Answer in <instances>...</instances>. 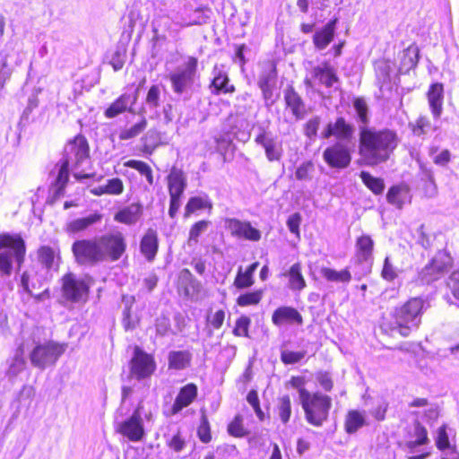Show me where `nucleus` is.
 I'll use <instances>...</instances> for the list:
<instances>
[{
  "label": "nucleus",
  "mask_w": 459,
  "mask_h": 459,
  "mask_svg": "<svg viewBox=\"0 0 459 459\" xmlns=\"http://www.w3.org/2000/svg\"><path fill=\"white\" fill-rule=\"evenodd\" d=\"M197 396V386L195 384H187L183 386L171 406L170 415H176L184 408L190 405Z\"/></svg>",
  "instance_id": "nucleus-20"
},
{
  "label": "nucleus",
  "mask_w": 459,
  "mask_h": 459,
  "mask_svg": "<svg viewBox=\"0 0 459 459\" xmlns=\"http://www.w3.org/2000/svg\"><path fill=\"white\" fill-rule=\"evenodd\" d=\"M444 87L442 83L431 84L428 91V101L435 119H438L443 111Z\"/></svg>",
  "instance_id": "nucleus-22"
},
{
  "label": "nucleus",
  "mask_w": 459,
  "mask_h": 459,
  "mask_svg": "<svg viewBox=\"0 0 459 459\" xmlns=\"http://www.w3.org/2000/svg\"><path fill=\"white\" fill-rule=\"evenodd\" d=\"M140 248L147 260L151 261L155 257L158 251V236L155 230H148L142 238Z\"/></svg>",
  "instance_id": "nucleus-32"
},
{
  "label": "nucleus",
  "mask_w": 459,
  "mask_h": 459,
  "mask_svg": "<svg viewBox=\"0 0 459 459\" xmlns=\"http://www.w3.org/2000/svg\"><path fill=\"white\" fill-rule=\"evenodd\" d=\"M283 276L289 279L288 287L293 291H301L307 286L299 263L293 264L290 268L283 273Z\"/></svg>",
  "instance_id": "nucleus-30"
},
{
  "label": "nucleus",
  "mask_w": 459,
  "mask_h": 459,
  "mask_svg": "<svg viewBox=\"0 0 459 459\" xmlns=\"http://www.w3.org/2000/svg\"><path fill=\"white\" fill-rule=\"evenodd\" d=\"M192 354L188 351H172L169 353V368L176 370L186 368L191 362Z\"/></svg>",
  "instance_id": "nucleus-35"
},
{
  "label": "nucleus",
  "mask_w": 459,
  "mask_h": 459,
  "mask_svg": "<svg viewBox=\"0 0 459 459\" xmlns=\"http://www.w3.org/2000/svg\"><path fill=\"white\" fill-rule=\"evenodd\" d=\"M168 185L169 196L181 197L186 187L185 173L180 169L173 167L168 176Z\"/></svg>",
  "instance_id": "nucleus-25"
},
{
  "label": "nucleus",
  "mask_w": 459,
  "mask_h": 459,
  "mask_svg": "<svg viewBox=\"0 0 459 459\" xmlns=\"http://www.w3.org/2000/svg\"><path fill=\"white\" fill-rule=\"evenodd\" d=\"M62 290L64 297L72 302H85L90 289V278L67 273L63 279Z\"/></svg>",
  "instance_id": "nucleus-11"
},
{
  "label": "nucleus",
  "mask_w": 459,
  "mask_h": 459,
  "mask_svg": "<svg viewBox=\"0 0 459 459\" xmlns=\"http://www.w3.org/2000/svg\"><path fill=\"white\" fill-rule=\"evenodd\" d=\"M276 81L277 71L275 65L272 62L262 64L257 84L262 91L266 106H272L275 102L274 91Z\"/></svg>",
  "instance_id": "nucleus-14"
},
{
  "label": "nucleus",
  "mask_w": 459,
  "mask_h": 459,
  "mask_svg": "<svg viewBox=\"0 0 459 459\" xmlns=\"http://www.w3.org/2000/svg\"><path fill=\"white\" fill-rule=\"evenodd\" d=\"M26 248L23 239L18 235H0V271L3 274L10 275L13 264L20 268L24 260Z\"/></svg>",
  "instance_id": "nucleus-5"
},
{
  "label": "nucleus",
  "mask_w": 459,
  "mask_h": 459,
  "mask_svg": "<svg viewBox=\"0 0 459 459\" xmlns=\"http://www.w3.org/2000/svg\"><path fill=\"white\" fill-rule=\"evenodd\" d=\"M125 167L136 169L141 175L146 178L150 185L153 184V175L152 168L145 162L136 160H129L124 163Z\"/></svg>",
  "instance_id": "nucleus-45"
},
{
  "label": "nucleus",
  "mask_w": 459,
  "mask_h": 459,
  "mask_svg": "<svg viewBox=\"0 0 459 459\" xmlns=\"http://www.w3.org/2000/svg\"><path fill=\"white\" fill-rule=\"evenodd\" d=\"M27 53L24 50L22 42L10 40L1 52V67L8 69L13 73L16 66L21 65L26 59Z\"/></svg>",
  "instance_id": "nucleus-16"
},
{
  "label": "nucleus",
  "mask_w": 459,
  "mask_h": 459,
  "mask_svg": "<svg viewBox=\"0 0 459 459\" xmlns=\"http://www.w3.org/2000/svg\"><path fill=\"white\" fill-rule=\"evenodd\" d=\"M147 126V121L143 118L130 128L123 129L119 134L120 140H129L138 136Z\"/></svg>",
  "instance_id": "nucleus-46"
},
{
  "label": "nucleus",
  "mask_w": 459,
  "mask_h": 459,
  "mask_svg": "<svg viewBox=\"0 0 459 459\" xmlns=\"http://www.w3.org/2000/svg\"><path fill=\"white\" fill-rule=\"evenodd\" d=\"M316 380L325 392L332 390L333 383L331 375L328 372H319L316 375Z\"/></svg>",
  "instance_id": "nucleus-61"
},
{
  "label": "nucleus",
  "mask_w": 459,
  "mask_h": 459,
  "mask_svg": "<svg viewBox=\"0 0 459 459\" xmlns=\"http://www.w3.org/2000/svg\"><path fill=\"white\" fill-rule=\"evenodd\" d=\"M213 79L211 87L214 94L231 93L235 91V87L229 83V77L225 72L215 67L212 72Z\"/></svg>",
  "instance_id": "nucleus-31"
},
{
  "label": "nucleus",
  "mask_w": 459,
  "mask_h": 459,
  "mask_svg": "<svg viewBox=\"0 0 459 459\" xmlns=\"http://www.w3.org/2000/svg\"><path fill=\"white\" fill-rule=\"evenodd\" d=\"M387 202L398 209H401L403 204L411 202L410 188L404 184L393 186L386 195Z\"/></svg>",
  "instance_id": "nucleus-26"
},
{
  "label": "nucleus",
  "mask_w": 459,
  "mask_h": 459,
  "mask_svg": "<svg viewBox=\"0 0 459 459\" xmlns=\"http://www.w3.org/2000/svg\"><path fill=\"white\" fill-rule=\"evenodd\" d=\"M197 59L189 56L181 65L169 73V79L172 90L177 94L187 93L191 91L196 77Z\"/></svg>",
  "instance_id": "nucleus-6"
},
{
  "label": "nucleus",
  "mask_w": 459,
  "mask_h": 459,
  "mask_svg": "<svg viewBox=\"0 0 459 459\" xmlns=\"http://www.w3.org/2000/svg\"><path fill=\"white\" fill-rule=\"evenodd\" d=\"M160 91L158 85H152L146 97V103L150 108H157L160 104Z\"/></svg>",
  "instance_id": "nucleus-60"
},
{
  "label": "nucleus",
  "mask_w": 459,
  "mask_h": 459,
  "mask_svg": "<svg viewBox=\"0 0 459 459\" xmlns=\"http://www.w3.org/2000/svg\"><path fill=\"white\" fill-rule=\"evenodd\" d=\"M434 130H436V127L432 126L429 118L421 117L416 122V126L413 128V134L417 136H421L428 134Z\"/></svg>",
  "instance_id": "nucleus-50"
},
{
  "label": "nucleus",
  "mask_w": 459,
  "mask_h": 459,
  "mask_svg": "<svg viewBox=\"0 0 459 459\" xmlns=\"http://www.w3.org/2000/svg\"><path fill=\"white\" fill-rule=\"evenodd\" d=\"M200 440L204 443H209L212 439L210 425L205 416L202 418L201 423L197 429Z\"/></svg>",
  "instance_id": "nucleus-58"
},
{
  "label": "nucleus",
  "mask_w": 459,
  "mask_h": 459,
  "mask_svg": "<svg viewBox=\"0 0 459 459\" xmlns=\"http://www.w3.org/2000/svg\"><path fill=\"white\" fill-rule=\"evenodd\" d=\"M336 22V20L330 21L315 32L313 43L317 50H324L333 41L335 34Z\"/></svg>",
  "instance_id": "nucleus-24"
},
{
  "label": "nucleus",
  "mask_w": 459,
  "mask_h": 459,
  "mask_svg": "<svg viewBox=\"0 0 459 459\" xmlns=\"http://www.w3.org/2000/svg\"><path fill=\"white\" fill-rule=\"evenodd\" d=\"M155 368L156 363L153 357L136 347L132 359V374L138 379L146 378L154 372Z\"/></svg>",
  "instance_id": "nucleus-17"
},
{
  "label": "nucleus",
  "mask_w": 459,
  "mask_h": 459,
  "mask_svg": "<svg viewBox=\"0 0 459 459\" xmlns=\"http://www.w3.org/2000/svg\"><path fill=\"white\" fill-rule=\"evenodd\" d=\"M250 324H251V320L248 316H240L236 321V325L233 329V333L236 336L247 337L248 336V328L250 326Z\"/></svg>",
  "instance_id": "nucleus-52"
},
{
  "label": "nucleus",
  "mask_w": 459,
  "mask_h": 459,
  "mask_svg": "<svg viewBox=\"0 0 459 459\" xmlns=\"http://www.w3.org/2000/svg\"><path fill=\"white\" fill-rule=\"evenodd\" d=\"M381 274L386 281H394L398 276L397 268L392 264L388 256L385 259Z\"/></svg>",
  "instance_id": "nucleus-59"
},
{
  "label": "nucleus",
  "mask_w": 459,
  "mask_h": 459,
  "mask_svg": "<svg viewBox=\"0 0 459 459\" xmlns=\"http://www.w3.org/2000/svg\"><path fill=\"white\" fill-rule=\"evenodd\" d=\"M101 260L103 262H116L119 260L126 249L124 235L119 232L107 233L96 238Z\"/></svg>",
  "instance_id": "nucleus-7"
},
{
  "label": "nucleus",
  "mask_w": 459,
  "mask_h": 459,
  "mask_svg": "<svg viewBox=\"0 0 459 459\" xmlns=\"http://www.w3.org/2000/svg\"><path fill=\"white\" fill-rule=\"evenodd\" d=\"M156 333L160 336L168 334L170 330V321L168 317L161 316L156 320Z\"/></svg>",
  "instance_id": "nucleus-62"
},
{
  "label": "nucleus",
  "mask_w": 459,
  "mask_h": 459,
  "mask_svg": "<svg viewBox=\"0 0 459 459\" xmlns=\"http://www.w3.org/2000/svg\"><path fill=\"white\" fill-rule=\"evenodd\" d=\"M312 75L321 84L327 88L333 87V84L338 81V77L334 72V69L331 67L327 63L314 67L312 70Z\"/></svg>",
  "instance_id": "nucleus-28"
},
{
  "label": "nucleus",
  "mask_w": 459,
  "mask_h": 459,
  "mask_svg": "<svg viewBox=\"0 0 459 459\" xmlns=\"http://www.w3.org/2000/svg\"><path fill=\"white\" fill-rule=\"evenodd\" d=\"M255 143L264 147L268 160L277 161L281 158V144L273 138L269 137L265 133L258 134L255 138Z\"/></svg>",
  "instance_id": "nucleus-23"
},
{
  "label": "nucleus",
  "mask_w": 459,
  "mask_h": 459,
  "mask_svg": "<svg viewBox=\"0 0 459 459\" xmlns=\"http://www.w3.org/2000/svg\"><path fill=\"white\" fill-rule=\"evenodd\" d=\"M210 225L211 221L204 220L195 222L189 230L187 245L195 247L199 241V237L208 230Z\"/></svg>",
  "instance_id": "nucleus-44"
},
{
  "label": "nucleus",
  "mask_w": 459,
  "mask_h": 459,
  "mask_svg": "<svg viewBox=\"0 0 459 459\" xmlns=\"http://www.w3.org/2000/svg\"><path fill=\"white\" fill-rule=\"evenodd\" d=\"M284 100L286 107L290 109L296 120H301L305 117L307 113L306 105L292 87L284 91Z\"/></svg>",
  "instance_id": "nucleus-21"
},
{
  "label": "nucleus",
  "mask_w": 459,
  "mask_h": 459,
  "mask_svg": "<svg viewBox=\"0 0 459 459\" xmlns=\"http://www.w3.org/2000/svg\"><path fill=\"white\" fill-rule=\"evenodd\" d=\"M354 128L348 124L343 117H338L334 123H329L322 133V136L327 139L334 136L339 141L344 143H352Z\"/></svg>",
  "instance_id": "nucleus-18"
},
{
  "label": "nucleus",
  "mask_w": 459,
  "mask_h": 459,
  "mask_svg": "<svg viewBox=\"0 0 459 459\" xmlns=\"http://www.w3.org/2000/svg\"><path fill=\"white\" fill-rule=\"evenodd\" d=\"M134 102L135 97H132L127 93L122 94L105 110V116L108 118L116 117L118 115L130 109Z\"/></svg>",
  "instance_id": "nucleus-27"
},
{
  "label": "nucleus",
  "mask_w": 459,
  "mask_h": 459,
  "mask_svg": "<svg viewBox=\"0 0 459 459\" xmlns=\"http://www.w3.org/2000/svg\"><path fill=\"white\" fill-rule=\"evenodd\" d=\"M314 171V165L311 161L301 163L296 169L295 177L298 180H309Z\"/></svg>",
  "instance_id": "nucleus-53"
},
{
  "label": "nucleus",
  "mask_w": 459,
  "mask_h": 459,
  "mask_svg": "<svg viewBox=\"0 0 459 459\" xmlns=\"http://www.w3.org/2000/svg\"><path fill=\"white\" fill-rule=\"evenodd\" d=\"M225 318V312L222 309L216 311L213 315L208 317V321L210 325L215 328L219 329L221 327Z\"/></svg>",
  "instance_id": "nucleus-63"
},
{
  "label": "nucleus",
  "mask_w": 459,
  "mask_h": 459,
  "mask_svg": "<svg viewBox=\"0 0 459 459\" xmlns=\"http://www.w3.org/2000/svg\"><path fill=\"white\" fill-rule=\"evenodd\" d=\"M23 349L19 347L13 357L7 361L8 368L6 370V377L10 381L13 382L16 377L21 374L25 368V359L23 358Z\"/></svg>",
  "instance_id": "nucleus-33"
},
{
  "label": "nucleus",
  "mask_w": 459,
  "mask_h": 459,
  "mask_svg": "<svg viewBox=\"0 0 459 459\" xmlns=\"http://www.w3.org/2000/svg\"><path fill=\"white\" fill-rule=\"evenodd\" d=\"M224 227L231 237L239 240L257 242L262 238L261 231L253 227L248 221H241L237 218H226Z\"/></svg>",
  "instance_id": "nucleus-15"
},
{
  "label": "nucleus",
  "mask_w": 459,
  "mask_h": 459,
  "mask_svg": "<svg viewBox=\"0 0 459 459\" xmlns=\"http://www.w3.org/2000/svg\"><path fill=\"white\" fill-rule=\"evenodd\" d=\"M72 252L78 264L94 266L102 263L96 238L74 241L72 245Z\"/></svg>",
  "instance_id": "nucleus-10"
},
{
  "label": "nucleus",
  "mask_w": 459,
  "mask_h": 459,
  "mask_svg": "<svg viewBox=\"0 0 459 459\" xmlns=\"http://www.w3.org/2000/svg\"><path fill=\"white\" fill-rule=\"evenodd\" d=\"M89 160V145L86 139L78 135L64 149L63 158L56 165L57 176L55 180L56 195H60L69 178V170L80 169Z\"/></svg>",
  "instance_id": "nucleus-2"
},
{
  "label": "nucleus",
  "mask_w": 459,
  "mask_h": 459,
  "mask_svg": "<svg viewBox=\"0 0 459 459\" xmlns=\"http://www.w3.org/2000/svg\"><path fill=\"white\" fill-rule=\"evenodd\" d=\"M65 351V345L54 342L38 344L30 354V362L34 367L44 369L55 365Z\"/></svg>",
  "instance_id": "nucleus-9"
},
{
  "label": "nucleus",
  "mask_w": 459,
  "mask_h": 459,
  "mask_svg": "<svg viewBox=\"0 0 459 459\" xmlns=\"http://www.w3.org/2000/svg\"><path fill=\"white\" fill-rule=\"evenodd\" d=\"M397 145V134L392 130L360 127L359 152L368 165L386 161Z\"/></svg>",
  "instance_id": "nucleus-1"
},
{
  "label": "nucleus",
  "mask_w": 459,
  "mask_h": 459,
  "mask_svg": "<svg viewBox=\"0 0 459 459\" xmlns=\"http://www.w3.org/2000/svg\"><path fill=\"white\" fill-rule=\"evenodd\" d=\"M165 437L167 446L177 453L181 452L186 446V442L179 430H178L172 437L165 436Z\"/></svg>",
  "instance_id": "nucleus-51"
},
{
  "label": "nucleus",
  "mask_w": 459,
  "mask_h": 459,
  "mask_svg": "<svg viewBox=\"0 0 459 459\" xmlns=\"http://www.w3.org/2000/svg\"><path fill=\"white\" fill-rule=\"evenodd\" d=\"M320 117H314L310 118L305 125L304 127V134L306 136H307L309 139H314L316 134L317 131L320 126Z\"/></svg>",
  "instance_id": "nucleus-57"
},
{
  "label": "nucleus",
  "mask_w": 459,
  "mask_h": 459,
  "mask_svg": "<svg viewBox=\"0 0 459 459\" xmlns=\"http://www.w3.org/2000/svg\"><path fill=\"white\" fill-rule=\"evenodd\" d=\"M204 209H209L210 211L212 209V204L206 195L203 196L191 197L186 205L185 216L187 217L190 214Z\"/></svg>",
  "instance_id": "nucleus-39"
},
{
  "label": "nucleus",
  "mask_w": 459,
  "mask_h": 459,
  "mask_svg": "<svg viewBox=\"0 0 459 459\" xmlns=\"http://www.w3.org/2000/svg\"><path fill=\"white\" fill-rule=\"evenodd\" d=\"M428 299L414 297L401 306H397L391 313L392 319L398 333L407 337L411 332L418 330L421 324L424 312L429 307Z\"/></svg>",
  "instance_id": "nucleus-3"
},
{
  "label": "nucleus",
  "mask_w": 459,
  "mask_h": 459,
  "mask_svg": "<svg viewBox=\"0 0 459 459\" xmlns=\"http://www.w3.org/2000/svg\"><path fill=\"white\" fill-rule=\"evenodd\" d=\"M436 443L437 448L440 450H444L449 447V439L445 427L439 428Z\"/></svg>",
  "instance_id": "nucleus-64"
},
{
  "label": "nucleus",
  "mask_w": 459,
  "mask_h": 459,
  "mask_svg": "<svg viewBox=\"0 0 459 459\" xmlns=\"http://www.w3.org/2000/svg\"><path fill=\"white\" fill-rule=\"evenodd\" d=\"M258 262L250 264L245 272L240 267L234 281V285L238 289H245L254 284L253 274L258 267Z\"/></svg>",
  "instance_id": "nucleus-38"
},
{
  "label": "nucleus",
  "mask_w": 459,
  "mask_h": 459,
  "mask_svg": "<svg viewBox=\"0 0 459 459\" xmlns=\"http://www.w3.org/2000/svg\"><path fill=\"white\" fill-rule=\"evenodd\" d=\"M366 423L365 415L359 411H350L345 419V430L349 434L355 433Z\"/></svg>",
  "instance_id": "nucleus-40"
},
{
  "label": "nucleus",
  "mask_w": 459,
  "mask_h": 459,
  "mask_svg": "<svg viewBox=\"0 0 459 459\" xmlns=\"http://www.w3.org/2000/svg\"><path fill=\"white\" fill-rule=\"evenodd\" d=\"M276 413L282 424L290 421L291 415V402L289 395L285 394L278 399Z\"/></svg>",
  "instance_id": "nucleus-42"
},
{
  "label": "nucleus",
  "mask_w": 459,
  "mask_h": 459,
  "mask_svg": "<svg viewBox=\"0 0 459 459\" xmlns=\"http://www.w3.org/2000/svg\"><path fill=\"white\" fill-rule=\"evenodd\" d=\"M101 219L102 215L100 213H91L87 217L73 220L67 224L66 229L70 233H78L100 221Z\"/></svg>",
  "instance_id": "nucleus-34"
},
{
  "label": "nucleus",
  "mask_w": 459,
  "mask_h": 459,
  "mask_svg": "<svg viewBox=\"0 0 459 459\" xmlns=\"http://www.w3.org/2000/svg\"><path fill=\"white\" fill-rule=\"evenodd\" d=\"M364 185L375 195H380L385 189V183L382 178L373 177L369 172L361 171L359 175Z\"/></svg>",
  "instance_id": "nucleus-43"
},
{
  "label": "nucleus",
  "mask_w": 459,
  "mask_h": 459,
  "mask_svg": "<svg viewBox=\"0 0 459 459\" xmlns=\"http://www.w3.org/2000/svg\"><path fill=\"white\" fill-rule=\"evenodd\" d=\"M107 195H119L124 191L123 181L118 178H113L107 180L105 184Z\"/></svg>",
  "instance_id": "nucleus-56"
},
{
  "label": "nucleus",
  "mask_w": 459,
  "mask_h": 459,
  "mask_svg": "<svg viewBox=\"0 0 459 459\" xmlns=\"http://www.w3.org/2000/svg\"><path fill=\"white\" fill-rule=\"evenodd\" d=\"M299 397L306 420L315 427L323 426L329 416L332 398L320 392H309L306 388H299Z\"/></svg>",
  "instance_id": "nucleus-4"
},
{
  "label": "nucleus",
  "mask_w": 459,
  "mask_h": 459,
  "mask_svg": "<svg viewBox=\"0 0 459 459\" xmlns=\"http://www.w3.org/2000/svg\"><path fill=\"white\" fill-rule=\"evenodd\" d=\"M228 432L230 435L236 437H243L247 434V431L243 425V418L237 415L228 426Z\"/></svg>",
  "instance_id": "nucleus-48"
},
{
  "label": "nucleus",
  "mask_w": 459,
  "mask_h": 459,
  "mask_svg": "<svg viewBox=\"0 0 459 459\" xmlns=\"http://www.w3.org/2000/svg\"><path fill=\"white\" fill-rule=\"evenodd\" d=\"M321 274L329 281L348 283L351 280V274L348 269L338 272L331 268H322Z\"/></svg>",
  "instance_id": "nucleus-41"
},
{
  "label": "nucleus",
  "mask_w": 459,
  "mask_h": 459,
  "mask_svg": "<svg viewBox=\"0 0 459 459\" xmlns=\"http://www.w3.org/2000/svg\"><path fill=\"white\" fill-rule=\"evenodd\" d=\"M452 265L451 256L445 251H438L431 261L418 273L420 284H430L441 279Z\"/></svg>",
  "instance_id": "nucleus-8"
},
{
  "label": "nucleus",
  "mask_w": 459,
  "mask_h": 459,
  "mask_svg": "<svg viewBox=\"0 0 459 459\" xmlns=\"http://www.w3.org/2000/svg\"><path fill=\"white\" fill-rule=\"evenodd\" d=\"M352 146L342 142H336L323 152L325 163L333 169H346L351 161Z\"/></svg>",
  "instance_id": "nucleus-13"
},
{
  "label": "nucleus",
  "mask_w": 459,
  "mask_h": 459,
  "mask_svg": "<svg viewBox=\"0 0 459 459\" xmlns=\"http://www.w3.org/2000/svg\"><path fill=\"white\" fill-rule=\"evenodd\" d=\"M263 297L262 290H255L252 292H247L245 294H241L238 299L237 303L240 307H247L251 305H256L260 302Z\"/></svg>",
  "instance_id": "nucleus-47"
},
{
  "label": "nucleus",
  "mask_w": 459,
  "mask_h": 459,
  "mask_svg": "<svg viewBox=\"0 0 459 459\" xmlns=\"http://www.w3.org/2000/svg\"><path fill=\"white\" fill-rule=\"evenodd\" d=\"M142 409L139 404L130 417L116 424L117 432L132 442L142 441L145 437Z\"/></svg>",
  "instance_id": "nucleus-12"
},
{
  "label": "nucleus",
  "mask_w": 459,
  "mask_h": 459,
  "mask_svg": "<svg viewBox=\"0 0 459 459\" xmlns=\"http://www.w3.org/2000/svg\"><path fill=\"white\" fill-rule=\"evenodd\" d=\"M306 356V351H292L283 350L281 352V359L284 364H294L300 361Z\"/></svg>",
  "instance_id": "nucleus-55"
},
{
  "label": "nucleus",
  "mask_w": 459,
  "mask_h": 459,
  "mask_svg": "<svg viewBox=\"0 0 459 459\" xmlns=\"http://www.w3.org/2000/svg\"><path fill=\"white\" fill-rule=\"evenodd\" d=\"M39 262L48 269H56L58 266L59 256L57 250L48 246L41 247L39 249Z\"/></svg>",
  "instance_id": "nucleus-37"
},
{
  "label": "nucleus",
  "mask_w": 459,
  "mask_h": 459,
  "mask_svg": "<svg viewBox=\"0 0 459 459\" xmlns=\"http://www.w3.org/2000/svg\"><path fill=\"white\" fill-rule=\"evenodd\" d=\"M374 242L368 235L359 237L356 241V254L360 262H367L372 256Z\"/></svg>",
  "instance_id": "nucleus-36"
},
{
  "label": "nucleus",
  "mask_w": 459,
  "mask_h": 459,
  "mask_svg": "<svg viewBox=\"0 0 459 459\" xmlns=\"http://www.w3.org/2000/svg\"><path fill=\"white\" fill-rule=\"evenodd\" d=\"M353 107L356 110L358 119L359 122L363 124L362 127H366V126L368 123V105L366 101L362 98H357L355 99L353 102Z\"/></svg>",
  "instance_id": "nucleus-49"
},
{
  "label": "nucleus",
  "mask_w": 459,
  "mask_h": 459,
  "mask_svg": "<svg viewBox=\"0 0 459 459\" xmlns=\"http://www.w3.org/2000/svg\"><path fill=\"white\" fill-rule=\"evenodd\" d=\"M143 213V206L140 204H131L120 210L115 215V221L127 225L134 224Z\"/></svg>",
  "instance_id": "nucleus-29"
},
{
  "label": "nucleus",
  "mask_w": 459,
  "mask_h": 459,
  "mask_svg": "<svg viewBox=\"0 0 459 459\" xmlns=\"http://www.w3.org/2000/svg\"><path fill=\"white\" fill-rule=\"evenodd\" d=\"M272 322L278 327L285 325L299 326L303 325V317L295 307L281 306L273 311Z\"/></svg>",
  "instance_id": "nucleus-19"
},
{
  "label": "nucleus",
  "mask_w": 459,
  "mask_h": 459,
  "mask_svg": "<svg viewBox=\"0 0 459 459\" xmlns=\"http://www.w3.org/2000/svg\"><path fill=\"white\" fill-rule=\"evenodd\" d=\"M446 286L450 290L459 307V270L454 271L446 281Z\"/></svg>",
  "instance_id": "nucleus-54"
}]
</instances>
